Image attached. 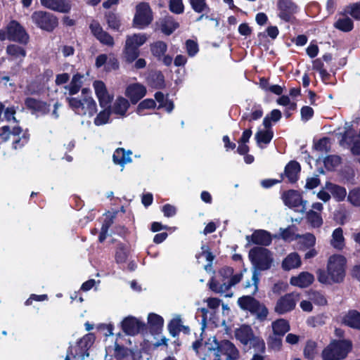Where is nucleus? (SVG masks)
<instances>
[{
    "instance_id": "1",
    "label": "nucleus",
    "mask_w": 360,
    "mask_h": 360,
    "mask_svg": "<svg viewBox=\"0 0 360 360\" xmlns=\"http://www.w3.org/2000/svg\"><path fill=\"white\" fill-rule=\"evenodd\" d=\"M255 290L252 295H243L238 298V304L245 311H248L252 315L256 316V319L261 322L266 320L269 315V309L266 305L261 303L258 300L255 298V295L258 290L259 278L255 272L252 278Z\"/></svg>"
},
{
    "instance_id": "2",
    "label": "nucleus",
    "mask_w": 360,
    "mask_h": 360,
    "mask_svg": "<svg viewBox=\"0 0 360 360\" xmlns=\"http://www.w3.org/2000/svg\"><path fill=\"white\" fill-rule=\"evenodd\" d=\"M353 349L349 339H334L321 352L323 360H344Z\"/></svg>"
},
{
    "instance_id": "3",
    "label": "nucleus",
    "mask_w": 360,
    "mask_h": 360,
    "mask_svg": "<svg viewBox=\"0 0 360 360\" xmlns=\"http://www.w3.org/2000/svg\"><path fill=\"white\" fill-rule=\"evenodd\" d=\"M66 100L72 110L79 115L92 117L97 110L96 103L91 96L82 99L67 97Z\"/></svg>"
},
{
    "instance_id": "4",
    "label": "nucleus",
    "mask_w": 360,
    "mask_h": 360,
    "mask_svg": "<svg viewBox=\"0 0 360 360\" xmlns=\"http://www.w3.org/2000/svg\"><path fill=\"white\" fill-rule=\"evenodd\" d=\"M249 259L260 271L270 269L273 259L271 252L264 247H254L249 252Z\"/></svg>"
},
{
    "instance_id": "5",
    "label": "nucleus",
    "mask_w": 360,
    "mask_h": 360,
    "mask_svg": "<svg viewBox=\"0 0 360 360\" xmlns=\"http://www.w3.org/2000/svg\"><path fill=\"white\" fill-rule=\"evenodd\" d=\"M346 258L341 255L329 257L327 269L333 283H340L345 276Z\"/></svg>"
},
{
    "instance_id": "6",
    "label": "nucleus",
    "mask_w": 360,
    "mask_h": 360,
    "mask_svg": "<svg viewBox=\"0 0 360 360\" xmlns=\"http://www.w3.org/2000/svg\"><path fill=\"white\" fill-rule=\"evenodd\" d=\"M22 129L19 127H13L11 130L10 127L4 126L1 129L0 137L4 141L11 140L14 149L21 148L27 143L28 136L25 134L22 136Z\"/></svg>"
},
{
    "instance_id": "7",
    "label": "nucleus",
    "mask_w": 360,
    "mask_h": 360,
    "mask_svg": "<svg viewBox=\"0 0 360 360\" xmlns=\"http://www.w3.org/2000/svg\"><path fill=\"white\" fill-rule=\"evenodd\" d=\"M214 360H236L239 352L236 347L228 340L217 342Z\"/></svg>"
},
{
    "instance_id": "8",
    "label": "nucleus",
    "mask_w": 360,
    "mask_h": 360,
    "mask_svg": "<svg viewBox=\"0 0 360 360\" xmlns=\"http://www.w3.org/2000/svg\"><path fill=\"white\" fill-rule=\"evenodd\" d=\"M31 20L38 27L51 32L58 25V20L52 14L46 11H34Z\"/></svg>"
},
{
    "instance_id": "9",
    "label": "nucleus",
    "mask_w": 360,
    "mask_h": 360,
    "mask_svg": "<svg viewBox=\"0 0 360 360\" xmlns=\"http://www.w3.org/2000/svg\"><path fill=\"white\" fill-rule=\"evenodd\" d=\"M122 331L127 335L134 336L147 333V325L134 316L125 317L121 322Z\"/></svg>"
},
{
    "instance_id": "10",
    "label": "nucleus",
    "mask_w": 360,
    "mask_h": 360,
    "mask_svg": "<svg viewBox=\"0 0 360 360\" xmlns=\"http://www.w3.org/2000/svg\"><path fill=\"white\" fill-rule=\"evenodd\" d=\"M153 21L152 10L148 3L141 2L136 6L134 24L136 27L143 28Z\"/></svg>"
},
{
    "instance_id": "11",
    "label": "nucleus",
    "mask_w": 360,
    "mask_h": 360,
    "mask_svg": "<svg viewBox=\"0 0 360 360\" xmlns=\"http://www.w3.org/2000/svg\"><path fill=\"white\" fill-rule=\"evenodd\" d=\"M296 304L295 295L293 293H286L277 300L274 311L279 315L287 314L295 309Z\"/></svg>"
},
{
    "instance_id": "12",
    "label": "nucleus",
    "mask_w": 360,
    "mask_h": 360,
    "mask_svg": "<svg viewBox=\"0 0 360 360\" xmlns=\"http://www.w3.org/2000/svg\"><path fill=\"white\" fill-rule=\"evenodd\" d=\"M278 16L283 21L289 22L297 12V6L292 0H278Z\"/></svg>"
},
{
    "instance_id": "13",
    "label": "nucleus",
    "mask_w": 360,
    "mask_h": 360,
    "mask_svg": "<svg viewBox=\"0 0 360 360\" xmlns=\"http://www.w3.org/2000/svg\"><path fill=\"white\" fill-rule=\"evenodd\" d=\"M248 244H255L261 246H269L272 242V236L270 232L264 229L255 230L252 235L246 236Z\"/></svg>"
},
{
    "instance_id": "14",
    "label": "nucleus",
    "mask_w": 360,
    "mask_h": 360,
    "mask_svg": "<svg viewBox=\"0 0 360 360\" xmlns=\"http://www.w3.org/2000/svg\"><path fill=\"white\" fill-rule=\"evenodd\" d=\"M7 39L25 43L28 37L23 27L16 21H12L7 27Z\"/></svg>"
},
{
    "instance_id": "15",
    "label": "nucleus",
    "mask_w": 360,
    "mask_h": 360,
    "mask_svg": "<svg viewBox=\"0 0 360 360\" xmlns=\"http://www.w3.org/2000/svg\"><path fill=\"white\" fill-rule=\"evenodd\" d=\"M93 86L100 105L102 108L109 107L112 96L109 94L105 84L102 81L97 80L94 82Z\"/></svg>"
},
{
    "instance_id": "16",
    "label": "nucleus",
    "mask_w": 360,
    "mask_h": 360,
    "mask_svg": "<svg viewBox=\"0 0 360 360\" xmlns=\"http://www.w3.org/2000/svg\"><path fill=\"white\" fill-rule=\"evenodd\" d=\"M146 94V87L139 83H134L128 85L125 90V96L129 98L132 104H136Z\"/></svg>"
},
{
    "instance_id": "17",
    "label": "nucleus",
    "mask_w": 360,
    "mask_h": 360,
    "mask_svg": "<svg viewBox=\"0 0 360 360\" xmlns=\"http://www.w3.org/2000/svg\"><path fill=\"white\" fill-rule=\"evenodd\" d=\"M92 34L102 44L112 46L114 44L113 38L106 32L103 31L100 24L96 21H92L89 26Z\"/></svg>"
},
{
    "instance_id": "18",
    "label": "nucleus",
    "mask_w": 360,
    "mask_h": 360,
    "mask_svg": "<svg viewBox=\"0 0 360 360\" xmlns=\"http://www.w3.org/2000/svg\"><path fill=\"white\" fill-rule=\"evenodd\" d=\"M164 319L163 318L155 313H150L148 316V326L150 333L152 335L160 334L163 328Z\"/></svg>"
},
{
    "instance_id": "19",
    "label": "nucleus",
    "mask_w": 360,
    "mask_h": 360,
    "mask_svg": "<svg viewBox=\"0 0 360 360\" xmlns=\"http://www.w3.org/2000/svg\"><path fill=\"white\" fill-rule=\"evenodd\" d=\"M95 335L94 333H88L83 336L77 342L79 352L78 354L81 356L82 359H84L85 356H89V349L93 345L95 341Z\"/></svg>"
},
{
    "instance_id": "20",
    "label": "nucleus",
    "mask_w": 360,
    "mask_h": 360,
    "mask_svg": "<svg viewBox=\"0 0 360 360\" xmlns=\"http://www.w3.org/2000/svg\"><path fill=\"white\" fill-rule=\"evenodd\" d=\"M117 211L110 212L108 211L105 214V219L103 221L101 231L98 236V241L103 243L107 238L108 232L110 227L112 226L114 221V219L116 217Z\"/></svg>"
},
{
    "instance_id": "21",
    "label": "nucleus",
    "mask_w": 360,
    "mask_h": 360,
    "mask_svg": "<svg viewBox=\"0 0 360 360\" xmlns=\"http://www.w3.org/2000/svg\"><path fill=\"white\" fill-rule=\"evenodd\" d=\"M44 7L60 13H68L70 10V5L65 0H41Z\"/></svg>"
},
{
    "instance_id": "22",
    "label": "nucleus",
    "mask_w": 360,
    "mask_h": 360,
    "mask_svg": "<svg viewBox=\"0 0 360 360\" xmlns=\"http://www.w3.org/2000/svg\"><path fill=\"white\" fill-rule=\"evenodd\" d=\"M84 77V75L80 73L74 74L70 84L64 86V94H67L68 92L70 96L77 94L82 86Z\"/></svg>"
},
{
    "instance_id": "23",
    "label": "nucleus",
    "mask_w": 360,
    "mask_h": 360,
    "mask_svg": "<svg viewBox=\"0 0 360 360\" xmlns=\"http://www.w3.org/2000/svg\"><path fill=\"white\" fill-rule=\"evenodd\" d=\"M254 335V332L249 325H242L235 331L236 338L244 345H247Z\"/></svg>"
},
{
    "instance_id": "24",
    "label": "nucleus",
    "mask_w": 360,
    "mask_h": 360,
    "mask_svg": "<svg viewBox=\"0 0 360 360\" xmlns=\"http://www.w3.org/2000/svg\"><path fill=\"white\" fill-rule=\"evenodd\" d=\"M314 281V275L304 271L300 273L297 276L292 277L290 283L292 285L300 288H307Z\"/></svg>"
},
{
    "instance_id": "25",
    "label": "nucleus",
    "mask_w": 360,
    "mask_h": 360,
    "mask_svg": "<svg viewBox=\"0 0 360 360\" xmlns=\"http://www.w3.org/2000/svg\"><path fill=\"white\" fill-rule=\"evenodd\" d=\"M342 323L349 328L360 330V312L355 309L349 310L343 316Z\"/></svg>"
},
{
    "instance_id": "26",
    "label": "nucleus",
    "mask_w": 360,
    "mask_h": 360,
    "mask_svg": "<svg viewBox=\"0 0 360 360\" xmlns=\"http://www.w3.org/2000/svg\"><path fill=\"white\" fill-rule=\"evenodd\" d=\"M179 26L172 16H165L160 21V28L165 34L170 35Z\"/></svg>"
},
{
    "instance_id": "27",
    "label": "nucleus",
    "mask_w": 360,
    "mask_h": 360,
    "mask_svg": "<svg viewBox=\"0 0 360 360\" xmlns=\"http://www.w3.org/2000/svg\"><path fill=\"white\" fill-rule=\"evenodd\" d=\"M274 334L280 337H283L290 329L288 321L284 319H278L271 323Z\"/></svg>"
},
{
    "instance_id": "28",
    "label": "nucleus",
    "mask_w": 360,
    "mask_h": 360,
    "mask_svg": "<svg viewBox=\"0 0 360 360\" xmlns=\"http://www.w3.org/2000/svg\"><path fill=\"white\" fill-rule=\"evenodd\" d=\"M301 167L296 161H290L285 168V174L290 182H295L298 179V174Z\"/></svg>"
},
{
    "instance_id": "29",
    "label": "nucleus",
    "mask_w": 360,
    "mask_h": 360,
    "mask_svg": "<svg viewBox=\"0 0 360 360\" xmlns=\"http://www.w3.org/2000/svg\"><path fill=\"white\" fill-rule=\"evenodd\" d=\"M301 265V259L297 252L289 254L283 261L282 267L284 270L289 271L290 269L297 268Z\"/></svg>"
},
{
    "instance_id": "30",
    "label": "nucleus",
    "mask_w": 360,
    "mask_h": 360,
    "mask_svg": "<svg viewBox=\"0 0 360 360\" xmlns=\"http://www.w3.org/2000/svg\"><path fill=\"white\" fill-rule=\"evenodd\" d=\"M129 102L122 96L117 97L113 103L112 112L115 114L124 116L129 108Z\"/></svg>"
},
{
    "instance_id": "31",
    "label": "nucleus",
    "mask_w": 360,
    "mask_h": 360,
    "mask_svg": "<svg viewBox=\"0 0 360 360\" xmlns=\"http://www.w3.org/2000/svg\"><path fill=\"white\" fill-rule=\"evenodd\" d=\"M326 189L330 192V195H332L334 199L337 201L344 200L347 195V191L344 187L332 183H327L326 184Z\"/></svg>"
},
{
    "instance_id": "32",
    "label": "nucleus",
    "mask_w": 360,
    "mask_h": 360,
    "mask_svg": "<svg viewBox=\"0 0 360 360\" xmlns=\"http://www.w3.org/2000/svg\"><path fill=\"white\" fill-rule=\"evenodd\" d=\"M345 132L342 134L340 143L342 146H348L352 144L354 138V131L352 129L351 123L346 122L345 124Z\"/></svg>"
},
{
    "instance_id": "33",
    "label": "nucleus",
    "mask_w": 360,
    "mask_h": 360,
    "mask_svg": "<svg viewBox=\"0 0 360 360\" xmlns=\"http://www.w3.org/2000/svg\"><path fill=\"white\" fill-rule=\"evenodd\" d=\"M146 40L147 36L145 34H134L127 37L125 44L139 49V47L143 45Z\"/></svg>"
},
{
    "instance_id": "34",
    "label": "nucleus",
    "mask_w": 360,
    "mask_h": 360,
    "mask_svg": "<svg viewBox=\"0 0 360 360\" xmlns=\"http://www.w3.org/2000/svg\"><path fill=\"white\" fill-rule=\"evenodd\" d=\"M6 52L13 60H21L26 55L25 49L20 46L15 44L8 46Z\"/></svg>"
},
{
    "instance_id": "35",
    "label": "nucleus",
    "mask_w": 360,
    "mask_h": 360,
    "mask_svg": "<svg viewBox=\"0 0 360 360\" xmlns=\"http://www.w3.org/2000/svg\"><path fill=\"white\" fill-rule=\"evenodd\" d=\"M316 352L317 343L312 340H308L303 349L304 357L308 360H313L316 356Z\"/></svg>"
},
{
    "instance_id": "36",
    "label": "nucleus",
    "mask_w": 360,
    "mask_h": 360,
    "mask_svg": "<svg viewBox=\"0 0 360 360\" xmlns=\"http://www.w3.org/2000/svg\"><path fill=\"white\" fill-rule=\"evenodd\" d=\"M129 255V252L127 248V246L122 243H120L117 245L115 250V259L117 264H123L125 263Z\"/></svg>"
},
{
    "instance_id": "37",
    "label": "nucleus",
    "mask_w": 360,
    "mask_h": 360,
    "mask_svg": "<svg viewBox=\"0 0 360 360\" xmlns=\"http://www.w3.org/2000/svg\"><path fill=\"white\" fill-rule=\"evenodd\" d=\"M131 153L130 152L126 154L123 148H117L113 154V161L115 163L118 165H124L127 162H131Z\"/></svg>"
},
{
    "instance_id": "38",
    "label": "nucleus",
    "mask_w": 360,
    "mask_h": 360,
    "mask_svg": "<svg viewBox=\"0 0 360 360\" xmlns=\"http://www.w3.org/2000/svg\"><path fill=\"white\" fill-rule=\"evenodd\" d=\"M332 237V245L336 249L342 250L345 245L342 229L340 227L335 229L333 232Z\"/></svg>"
},
{
    "instance_id": "39",
    "label": "nucleus",
    "mask_w": 360,
    "mask_h": 360,
    "mask_svg": "<svg viewBox=\"0 0 360 360\" xmlns=\"http://www.w3.org/2000/svg\"><path fill=\"white\" fill-rule=\"evenodd\" d=\"M167 49V46L166 43L162 41H156L150 46L152 54L158 59H160L164 56Z\"/></svg>"
},
{
    "instance_id": "40",
    "label": "nucleus",
    "mask_w": 360,
    "mask_h": 360,
    "mask_svg": "<svg viewBox=\"0 0 360 360\" xmlns=\"http://www.w3.org/2000/svg\"><path fill=\"white\" fill-rule=\"evenodd\" d=\"M133 353L132 350L115 342L114 356L117 360H123Z\"/></svg>"
},
{
    "instance_id": "41",
    "label": "nucleus",
    "mask_w": 360,
    "mask_h": 360,
    "mask_svg": "<svg viewBox=\"0 0 360 360\" xmlns=\"http://www.w3.org/2000/svg\"><path fill=\"white\" fill-rule=\"evenodd\" d=\"M191 8L198 13H208L210 8L206 0H189Z\"/></svg>"
},
{
    "instance_id": "42",
    "label": "nucleus",
    "mask_w": 360,
    "mask_h": 360,
    "mask_svg": "<svg viewBox=\"0 0 360 360\" xmlns=\"http://www.w3.org/2000/svg\"><path fill=\"white\" fill-rule=\"evenodd\" d=\"M273 138V131L271 129L259 130L255 134V139L258 144L269 143Z\"/></svg>"
},
{
    "instance_id": "43",
    "label": "nucleus",
    "mask_w": 360,
    "mask_h": 360,
    "mask_svg": "<svg viewBox=\"0 0 360 360\" xmlns=\"http://www.w3.org/2000/svg\"><path fill=\"white\" fill-rule=\"evenodd\" d=\"M182 321L180 316L172 319L167 325V328L169 334L173 337H176L180 333V327L181 326Z\"/></svg>"
},
{
    "instance_id": "44",
    "label": "nucleus",
    "mask_w": 360,
    "mask_h": 360,
    "mask_svg": "<svg viewBox=\"0 0 360 360\" xmlns=\"http://www.w3.org/2000/svg\"><path fill=\"white\" fill-rule=\"evenodd\" d=\"M124 58L127 63H132L139 55V49L134 48L125 44L124 51Z\"/></svg>"
},
{
    "instance_id": "45",
    "label": "nucleus",
    "mask_w": 360,
    "mask_h": 360,
    "mask_svg": "<svg viewBox=\"0 0 360 360\" xmlns=\"http://www.w3.org/2000/svg\"><path fill=\"white\" fill-rule=\"evenodd\" d=\"M335 27L343 32H349L353 28V22L349 18L345 16L335 22Z\"/></svg>"
},
{
    "instance_id": "46",
    "label": "nucleus",
    "mask_w": 360,
    "mask_h": 360,
    "mask_svg": "<svg viewBox=\"0 0 360 360\" xmlns=\"http://www.w3.org/2000/svg\"><path fill=\"white\" fill-rule=\"evenodd\" d=\"M307 220L309 223L314 228H319L323 224V219L320 214L318 212L310 210L308 212L307 215Z\"/></svg>"
},
{
    "instance_id": "47",
    "label": "nucleus",
    "mask_w": 360,
    "mask_h": 360,
    "mask_svg": "<svg viewBox=\"0 0 360 360\" xmlns=\"http://www.w3.org/2000/svg\"><path fill=\"white\" fill-rule=\"evenodd\" d=\"M296 238H300V242L307 248L314 247L316 243V238L312 233H308L302 236L297 235Z\"/></svg>"
},
{
    "instance_id": "48",
    "label": "nucleus",
    "mask_w": 360,
    "mask_h": 360,
    "mask_svg": "<svg viewBox=\"0 0 360 360\" xmlns=\"http://www.w3.org/2000/svg\"><path fill=\"white\" fill-rule=\"evenodd\" d=\"M209 288L215 293H222L226 290H225V287L226 285V283L220 284L219 281L214 278L212 277L208 282Z\"/></svg>"
},
{
    "instance_id": "49",
    "label": "nucleus",
    "mask_w": 360,
    "mask_h": 360,
    "mask_svg": "<svg viewBox=\"0 0 360 360\" xmlns=\"http://www.w3.org/2000/svg\"><path fill=\"white\" fill-rule=\"evenodd\" d=\"M307 323L313 328L321 326L326 323V316L323 314L310 316L307 319Z\"/></svg>"
},
{
    "instance_id": "50",
    "label": "nucleus",
    "mask_w": 360,
    "mask_h": 360,
    "mask_svg": "<svg viewBox=\"0 0 360 360\" xmlns=\"http://www.w3.org/2000/svg\"><path fill=\"white\" fill-rule=\"evenodd\" d=\"M310 300L315 304L319 306H324L327 304V300L325 296L320 292L312 291L309 293Z\"/></svg>"
},
{
    "instance_id": "51",
    "label": "nucleus",
    "mask_w": 360,
    "mask_h": 360,
    "mask_svg": "<svg viewBox=\"0 0 360 360\" xmlns=\"http://www.w3.org/2000/svg\"><path fill=\"white\" fill-rule=\"evenodd\" d=\"M26 106L35 111H41L45 107V103L33 98H27L25 100Z\"/></svg>"
},
{
    "instance_id": "52",
    "label": "nucleus",
    "mask_w": 360,
    "mask_h": 360,
    "mask_svg": "<svg viewBox=\"0 0 360 360\" xmlns=\"http://www.w3.org/2000/svg\"><path fill=\"white\" fill-rule=\"evenodd\" d=\"M249 343L252 345L256 352L262 354L265 352V343L262 338L254 335L252 340H251Z\"/></svg>"
},
{
    "instance_id": "53",
    "label": "nucleus",
    "mask_w": 360,
    "mask_h": 360,
    "mask_svg": "<svg viewBox=\"0 0 360 360\" xmlns=\"http://www.w3.org/2000/svg\"><path fill=\"white\" fill-rule=\"evenodd\" d=\"M108 108V107H106ZM110 110L108 108L100 112L94 120V124L97 126L103 125L108 122Z\"/></svg>"
},
{
    "instance_id": "54",
    "label": "nucleus",
    "mask_w": 360,
    "mask_h": 360,
    "mask_svg": "<svg viewBox=\"0 0 360 360\" xmlns=\"http://www.w3.org/2000/svg\"><path fill=\"white\" fill-rule=\"evenodd\" d=\"M267 345L269 349L279 351L282 347L281 337L269 336L267 339Z\"/></svg>"
},
{
    "instance_id": "55",
    "label": "nucleus",
    "mask_w": 360,
    "mask_h": 360,
    "mask_svg": "<svg viewBox=\"0 0 360 360\" xmlns=\"http://www.w3.org/2000/svg\"><path fill=\"white\" fill-rule=\"evenodd\" d=\"M169 10L175 14L184 13V6L182 0H169Z\"/></svg>"
},
{
    "instance_id": "56",
    "label": "nucleus",
    "mask_w": 360,
    "mask_h": 360,
    "mask_svg": "<svg viewBox=\"0 0 360 360\" xmlns=\"http://www.w3.org/2000/svg\"><path fill=\"white\" fill-rule=\"evenodd\" d=\"M285 202H304L301 200L300 193L294 190L288 191L284 195Z\"/></svg>"
},
{
    "instance_id": "57",
    "label": "nucleus",
    "mask_w": 360,
    "mask_h": 360,
    "mask_svg": "<svg viewBox=\"0 0 360 360\" xmlns=\"http://www.w3.org/2000/svg\"><path fill=\"white\" fill-rule=\"evenodd\" d=\"M106 20L108 24V26L114 30H118L120 26V22L118 17L112 13H108L106 15Z\"/></svg>"
},
{
    "instance_id": "58",
    "label": "nucleus",
    "mask_w": 360,
    "mask_h": 360,
    "mask_svg": "<svg viewBox=\"0 0 360 360\" xmlns=\"http://www.w3.org/2000/svg\"><path fill=\"white\" fill-rule=\"evenodd\" d=\"M155 107V102L153 99L147 98L141 101L137 107V113L141 114L145 109H151Z\"/></svg>"
},
{
    "instance_id": "59",
    "label": "nucleus",
    "mask_w": 360,
    "mask_h": 360,
    "mask_svg": "<svg viewBox=\"0 0 360 360\" xmlns=\"http://www.w3.org/2000/svg\"><path fill=\"white\" fill-rule=\"evenodd\" d=\"M330 139L328 138H323L320 139L315 145L316 150L326 153L330 150Z\"/></svg>"
},
{
    "instance_id": "60",
    "label": "nucleus",
    "mask_w": 360,
    "mask_h": 360,
    "mask_svg": "<svg viewBox=\"0 0 360 360\" xmlns=\"http://www.w3.org/2000/svg\"><path fill=\"white\" fill-rule=\"evenodd\" d=\"M316 275L320 283L323 284H330L332 283L328 270L319 269L316 271Z\"/></svg>"
},
{
    "instance_id": "61",
    "label": "nucleus",
    "mask_w": 360,
    "mask_h": 360,
    "mask_svg": "<svg viewBox=\"0 0 360 360\" xmlns=\"http://www.w3.org/2000/svg\"><path fill=\"white\" fill-rule=\"evenodd\" d=\"M346 12L349 13L354 18L360 19V2L353 4L347 8Z\"/></svg>"
},
{
    "instance_id": "62",
    "label": "nucleus",
    "mask_w": 360,
    "mask_h": 360,
    "mask_svg": "<svg viewBox=\"0 0 360 360\" xmlns=\"http://www.w3.org/2000/svg\"><path fill=\"white\" fill-rule=\"evenodd\" d=\"M186 46L188 54L191 57L194 56L198 52V44L193 40H187Z\"/></svg>"
},
{
    "instance_id": "63",
    "label": "nucleus",
    "mask_w": 360,
    "mask_h": 360,
    "mask_svg": "<svg viewBox=\"0 0 360 360\" xmlns=\"http://www.w3.org/2000/svg\"><path fill=\"white\" fill-rule=\"evenodd\" d=\"M348 200L350 202H360V188H354L348 194Z\"/></svg>"
},
{
    "instance_id": "64",
    "label": "nucleus",
    "mask_w": 360,
    "mask_h": 360,
    "mask_svg": "<svg viewBox=\"0 0 360 360\" xmlns=\"http://www.w3.org/2000/svg\"><path fill=\"white\" fill-rule=\"evenodd\" d=\"M162 212L166 217H174L176 213V208L171 204H165L162 207Z\"/></svg>"
}]
</instances>
